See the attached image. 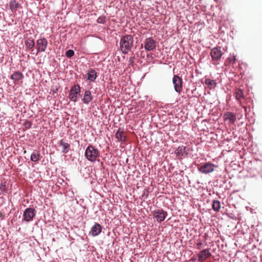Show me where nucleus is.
<instances>
[{"label":"nucleus","mask_w":262,"mask_h":262,"mask_svg":"<svg viewBox=\"0 0 262 262\" xmlns=\"http://www.w3.org/2000/svg\"><path fill=\"white\" fill-rule=\"evenodd\" d=\"M167 215V212L162 210H158L155 211L153 213V216L156 219L158 222L163 221Z\"/></svg>","instance_id":"10"},{"label":"nucleus","mask_w":262,"mask_h":262,"mask_svg":"<svg viewBox=\"0 0 262 262\" xmlns=\"http://www.w3.org/2000/svg\"><path fill=\"white\" fill-rule=\"evenodd\" d=\"M48 45V41L45 38L38 39L36 41V48L38 52H45Z\"/></svg>","instance_id":"9"},{"label":"nucleus","mask_w":262,"mask_h":262,"mask_svg":"<svg viewBox=\"0 0 262 262\" xmlns=\"http://www.w3.org/2000/svg\"><path fill=\"white\" fill-rule=\"evenodd\" d=\"M11 79L14 80L15 84H18L19 81H21L24 78V75L20 72L16 71L11 76Z\"/></svg>","instance_id":"12"},{"label":"nucleus","mask_w":262,"mask_h":262,"mask_svg":"<svg viewBox=\"0 0 262 262\" xmlns=\"http://www.w3.org/2000/svg\"><path fill=\"white\" fill-rule=\"evenodd\" d=\"M144 48L145 50L150 51L154 50L157 47V42L151 37H148L146 38L144 42Z\"/></svg>","instance_id":"5"},{"label":"nucleus","mask_w":262,"mask_h":262,"mask_svg":"<svg viewBox=\"0 0 262 262\" xmlns=\"http://www.w3.org/2000/svg\"><path fill=\"white\" fill-rule=\"evenodd\" d=\"M36 214L35 210L33 208H28L24 211L23 214L24 220L26 222L32 221Z\"/></svg>","instance_id":"4"},{"label":"nucleus","mask_w":262,"mask_h":262,"mask_svg":"<svg viewBox=\"0 0 262 262\" xmlns=\"http://www.w3.org/2000/svg\"><path fill=\"white\" fill-rule=\"evenodd\" d=\"M223 54L221 47H215L211 50L210 52L211 56L213 61L219 60Z\"/></svg>","instance_id":"7"},{"label":"nucleus","mask_w":262,"mask_h":262,"mask_svg":"<svg viewBox=\"0 0 262 262\" xmlns=\"http://www.w3.org/2000/svg\"><path fill=\"white\" fill-rule=\"evenodd\" d=\"M228 60L231 63H234L236 60L235 56H233L232 58H229Z\"/></svg>","instance_id":"29"},{"label":"nucleus","mask_w":262,"mask_h":262,"mask_svg":"<svg viewBox=\"0 0 262 262\" xmlns=\"http://www.w3.org/2000/svg\"><path fill=\"white\" fill-rule=\"evenodd\" d=\"M59 144L62 147V152L63 153L66 154L69 151L70 146L69 143L65 142L64 140L62 139L59 141Z\"/></svg>","instance_id":"16"},{"label":"nucleus","mask_w":262,"mask_h":262,"mask_svg":"<svg viewBox=\"0 0 262 262\" xmlns=\"http://www.w3.org/2000/svg\"><path fill=\"white\" fill-rule=\"evenodd\" d=\"M221 208V203L219 201L214 200L212 203V208L214 211H217Z\"/></svg>","instance_id":"23"},{"label":"nucleus","mask_w":262,"mask_h":262,"mask_svg":"<svg viewBox=\"0 0 262 262\" xmlns=\"http://www.w3.org/2000/svg\"><path fill=\"white\" fill-rule=\"evenodd\" d=\"M26 46L28 49H33L34 46V42L33 39L28 38L25 42Z\"/></svg>","instance_id":"24"},{"label":"nucleus","mask_w":262,"mask_h":262,"mask_svg":"<svg viewBox=\"0 0 262 262\" xmlns=\"http://www.w3.org/2000/svg\"><path fill=\"white\" fill-rule=\"evenodd\" d=\"M102 230V227L98 223H95L92 227L91 232L93 236H97Z\"/></svg>","instance_id":"13"},{"label":"nucleus","mask_w":262,"mask_h":262,"mask_svg":"<svg viewBox=\"0 0 262 262\" xmlns=\"http://www.w3.org/2000/svg\"><path fill=\"white\" fill-rule=\"evenodd\" d=\"M24 153L26 154V150L24 151Z\"/></svg>","instance_id":"32"},{"label":"nucleus","mask_w":262,"mask_h":262,"mask_svg":"<svg viewBox=\"0 0 262 262\" xmlns=\"http://www.w3.org/2000/svg\"><path fill=\"white\" fill-rule=\"evenodd\" d=\"M205 83L208 85L209 88L211 89V88H214L216 86V82L214 80H211L210 79H205Z\"/></svg>","instance_id":"21"},{"label":"nucleus","mask_w":262,"mask_h":262,"mask_svg":"<svg viewBox=\"0 0 262 262\" xmlns=\"http://www.w3.org/2000/svg\"><path fill=\"white\" fill-rule=\"evenodd\" d=\"M133 37L130 35L122 36L120 41V50L124 54L128 53L133 47Z\"/></svg>","instance_id":"1"},{"label":"nucleus","mask_w":262,"mask_h":262,"mask_svg":"<svg viewBox=\"0 0 262 262\" xmlns=\"http://www.w3.org/2000/svg\"><path fill=\"white\" fill-rule=\"evenodd\" d=\"M224 117L225 120H229L231 123H234L236 120L235 115L233 113L229 112L225 114Z\"/></svg>","instance_id":"15"},{"label":"nucleus","mask_w":262,"mask_h":262,"mask_svg":"<svg viewBox=\"0 0 262 262\" xmlns=\"http://www.w3.org/2000/svg\"><path fill=\"white\" fill-rule=\"evenodd\" d=\"M80 92V88L78 84L74 85L69 94V98L71 101L74 102L76 101L77 96L79 94Z\"/></svg>","instance_id":"6"},{"label":"nucleus","mask_w":262,"mask_h":262,"mask_svg":"<svg viewBox=\"0 0 262 262\" xmlns=\"http://www.w3.org/2000/svg\"><path fill=\"white\" fill-rule=\"evenodd\" d=\"M211 255L209 249H205L201 251L198 254V260L203 262Z\"/></svg>","instance_id":"11"},{"label":"nucleus","mask_w":262,"mask_h":262,"mask_svg":"<svg viewBox=\"0 0 262 262\" xmlns=\"http://www.w3.org/2000/svg\"><path fill=\"white\" fill-rule=\"evenodd\" d=\"M4 217V215L2 212L0 211V219H3Z\"/></svg>","instance_id":"30"},{"label":"nucleus","mask_w":262,"mask_h":262,"mask_svg":"<svg viewBox=\"0 0 262 262\" xmlns=\"http://www.w3.org/2000/svg\"><path fill=\"white\" fill-rule=\"evenodd\" d=\"M197 245H198L199 246V248L200 249L201 245H202V243H198Z\"/></svg>","instance_id":"31"},{"label":"nucleus","mask_w":262,"mask_h":262,"mask_svg":"<svg viewBox=\"0 0 262 262\" xmlns=\"http://www.w3.org/2000/svg\"><path fill=\"white\" fill-rule=\"evenodd\" d=\"M185 147L182 146L179 147L176 150V154L179 157L183 155V152L185 151Z\"/></svg>","instance_id":"25"},{"label":"nucleus","mask_w":262,"mask_h":262,"mask_svg":"<svg viewBox=\"0 0 262 262\" xmlns=\"http://www.w3.org/2000/svg\"><path fill=\"white\" fill-rule=\"evenodd\" d=\"M234 95L236 99L239 102L244 98L243 91L240 89L235 90Z\"/></svg>","instance_id":"19"},{"label":"nucleus","mask_w":262,"mask_h":262,"mask_svg":"<svg viewBox=\"0 0 262 262\" xmlns=\"http://www.w3.org/2000/svg\"><path fill=\"white\" fill-rule=\"evenodd\" d=\"M116 137L118 139L119 141H125V133L123 130H121V128H119L118 131L116 134Z\"/></svg>","instance_id":"17"},{"label":"nucleus","mask_w":262,"mask_h":262,"mask_svg":"<svg viewBox=\"0 0 262 262\" xmlns=\"http://www.w3.org/2000/svg\"><path fill=\"white\" fill-rule=\"evenodd\" d=\"M216 166L210 162L199 167V170L203 173L207 174L214 171Z\"/></svg>","instance_id":"3"},{"label":"nucleus","mask_w":262,"mask_h":262,"mask_svg":"<svg viewBox=\"0 0 262 262\" xmlns=\"http://www.w3.org/2000/svg\"><path fill=\"white\" fill-rule=\"evenodd\" d=\"M85 156L88 160L94 162L99 156V151L93 146L90 145L86 149Z\"/></svg>","instance_id":"2"},{"label":"nucleus","mask_w":262,"mask_h":262,"mask_svg":"<svg viewBox=\"0 0 262 262\" xmlns=\"http://www.w3.org/2000/svg\"><path fill=\"white\" fill-rule=\"evenodd\" d=\"M0 190L3 192L7 193L8 188H7V187L6 186V182H2L0 184Z\"/></svg>","instance_id":"26"},{"label":"nucleus","mask_w":262,"mask_h":262,"mask_svg":"<svg viewBox=\"0 0 262 262\" xmlns=\"http://www.w3.org/2000/svg\"><path fill=\"white\" fill-rule=\"evenodd\" d=\"M175 91L180 93L182 90V80L178 75H174L172 79Z\"/></svg>","instance_id":"8"},{"label":"nucleus","mask_w":262,"mask_h":262,"mask_svg":"<svg viewBox=\"0 0 262 262\" xmlns=\"http://www.w3.org/2000/svg\"><path fill=\"white\" fill-rule=\"evenodd\" d=\"M93 99L91 92L89 90L85 91L83 101L85 104H89Z\"/></svg>","instance_id":"14"},{"label":"nucleus","mask_w":262,"mask_h":262,"mask_svg":"<svg viewBox=\"0 0 262 262\" xmlns=\"http://www.w3.org/2000/svg\"><path fill=\"white\" fill-rule=\"evenodd\" d=\"M97 77V73L96 71L93 70L91 69L90 71H89V72L88 73V79L91 81L94 82L96 78Z\"/></svg>","instance_id":"18"},{"label":"nucleus","mask_w":262,"mask_h":262,"mask_svg":"<svg viewBox=\"0 0 262 262\" xmlns=\"http://www.w3.org/2000/svg\"><path fill=\"white\" fill-rule=\"evenodd\" d=\"M9 5L10 8L12 11H15L19 6V4L15 0L10 1Z\"/></svg>","instance_id":"20"},{"label":"nucleus","mask_w":262,"mask_h":262,"mask_svg":"<svg viewBox=\"0 0 262 262\" xmlns=\"http://www.w3.org/2000/svg\"><path fill=\"white\" fill-rule=\"evenodd\" d=\"M24 125L26 128H30L31 127L32 123L30 121H26L24 123Z\"/></svg>","instance_id":"28"},{"label":"nucleus","mask_w":262,"mask_h":262,"mask_svg":"<svg viewBox=\"0 0 262 262\" xmlns=\"http://www.w3.org/2000/svg\"><path fill=\"white\" fill-rule=\"evenodd\" d=\"M40 154L39 152H33L31 155V160L33 162H37L39 160Z\"/></svg>","instance_id":"22"},{"label":"nucleus","mask_w":262,"mask_h":262,"mask_svg":"<svg viewBox=\"0 0 262 262\" xmlns=\"http://www.w3.org/2000/svg\"><path fill=\"white\" fill-rule=\"evenodd\" d=\"M74 55V52L72 50H68L66 53V55L69 58L72 57Z\"/></svg>","instance_id":"27"}]
</instances>
